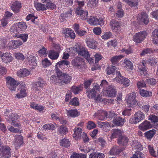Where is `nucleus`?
<instances>
[{"mask_svg":"<svg viewBox=\"0 0 158 158\" xmlns=\"http://www.w3.org/2000/svg\"><path fill=\"white\" fill-rule=\"evenodd\" d=\"M6 82L7 87L11 91H15L19 84L18 81L10 77H7L6 78Z\"/></svg>","mask_w":158,"mask_h":158,"instance_id":"f257e3e1","label":"nucleus"},{"mask_svg":"<svg viewBox=\"0 0 158 158\" xmlns=\"http://www.w3.org/2000/svg\"><path fill=\"white\" fill-rule=\"evenodd\" d=\"M6 82L7 87L11 91H15L19 84L18 81L10 77H7L6 78Z\"/></svg>","mask_w":158,"mask_h":158,"instance_id":"f03ea898","label":"nucleus"},{"mask_svg":"<svg viewBox=\"0 0 158 158\" xmlns=\"http://www.w3.org/2000/svg\"><path fill=\"white\" fill-rule=\"evenodd\" d=\"M144 114L141 111H139L134 114L133 118L129 120V123L132 124H136L144 119Z\"/></svg>","mask_w":158,"mask_h":158,"instance_id":"7ed1b4c3","label":"nucleus"},{"mask_svg":"<svg viewBox=\"0 0 158 158\" xmlns=\"http://www.w3.org/2000/svg\"><path fill=\"white\" fill-rule=\"evenodd\" d=\"M46 85L45 81L41 77H39L36 81L32 83V89L33 90L39 91Z\"/></svg>","mask_w":158,"mask_h":158,"instance_id":"20e7f679","label":"nucleus"},{"mask_svg":"<svg viewBox=\"0 0 158 158\" xmlns=\"http://www.w3.org/2000/svg\"><path fill=\"white\" fill-rule=\"evenodd\" d=\"M110 26L113 31L117 34L121 31V24L116 20L113 19L110 22Z\"/></svg>","mask_w":158,"mask_h":158,"instance_id":"39448f33","label":"nucleus"},{"mask_svg":"<svg viewBox=\"0 0 158 158\" xmlns=\"http://www.w3.org/2000/svg\"><path fill=\"white\" fill-rule=\"evenodd\" d=\"M93 85V87L92 89L86 90V92L87 93V96L89 98H95L97 93L96 90L99 91L100 88V86L97 83L94 84Z\"/></svg>","mask_w":158,"mask_h":158,"instance_id":"423d86ee","label":"nucleus"},{"mask_svg":"<svg viewBox=\"0 0 158 158\" xmlns=\"http://www.w3.org/2000/svg\"><path fill=\"white\" fill-rule=\"evenodd\" d=\"M147 35V32L146 31H141L136 33L134 35L133 40L137 43H139L144 40Z\"/></svg>","mask_w":158,"mask_h":158,"instance_id":"0eeeda50","label":"nucleus"},{"mask_svg":"<svg viewBox=\"0 0 158 158\" xmlns=\"http://www.w3.org/2000/svg\"><path fill=\"white\" fill-rule=\"evenodd\" d=\"M116 75L117 76L114 79L115 80L119 83L123 84L126 87L129 85V80L127 78L123 77L119 72H117Z\"/></svg>","mask_w":158,"mask_h":158,"instance_id":"6e6552de","label":"nucleus"},{"mask_svg":"<svg viewBox=\"0 0 158 158\" xmlns=\"http://www.w3.org/2000/svg\"><path fill=\"white\" fill-rule=\"evenodd\" d=\"M10 149L8 147H3L0 149V158H10L11 153Z\"/></svg>","mask_w":158,"mask_h":158,"instance_id":"1a4fd4ad","label":"nucleus"},{"mask_svg":"<svg viewBox=\"0 0 158 158\" xmlns=\"http://www.w3.org/2000/svg\"><path fill=\"white\" fill-rule=\"evenodd\" d=\"M88 21L89 24L94 25H99L102 26L104 23V21L102 18L98 19L94 17L91 16Z\"/></svg>","mask_w":158,"mask_h":158,"instance_id":"9d476101","label":"nucleus"},{"mask_svg":"<svg viewBox=\"0 0 158 158\" xmlns=\"http://www.w3.org/2000/svg\"><path fill=\"white\" fill-rule=\"evenodd\" d=\"M56 72L57 74V76L54 75L52 76L51 78V80L52 82L55 84L59 83L60 85H61L62 72L56 71Z\"/></svg>","mask_w":158,"mask_h":158,"instance_id":"9b49d317","label":"nucleus"},{"mask_svg":"<svg viewBox=\"0 0 158 158\" xmlns=\"http://www.w3.org/2000/svg\"><path fill=\"white\" fill-rule=\"evenodd\" d=\"M137 19L140 23H143L145 24L149 23V19L147 14L144 12H142L138 15Z\"/></svg>","mask_w":158,"mask_h":158,"instance_id":"f8f14e48","label":"nucleus"},{"mask_svg":"<svg viewBox=\"0 0 158 158\" xmlns=\"http://www.w3.org/2000/svg\"><path fill=\"white\" fill-rule=\"evenodd\" d=\"M135 93L134 92L128 94L127 102L129 106L131 107L136 104V101L135 100Z\"/></svg>","mask_w":158,"mask_h":158,"instance_id":"ddd939ff","label":"nucleus"},{"mask_svg":"<svg viewBox=\"0 0 158 158\" xmlns=\"http://www.w3.org/2000/svg\"><path fill=\"white\" fill-rule=\"evenodd\" d=\"M105 91L108 97H113L116 96L117 91L115 87L114 86L112 85L108 86V87L106 88Z\"/></svg>","mask_w":158,"mask_h":158,"instance_id":"4468645a","label":"nucleus"},{"mask_svg":"<svg viewBox=\"0 0 158 158\" xmlns=\"http://www.w3.org/2000/svg\"><path fill=\"white\" fill-rule=\"evenodd\" d=\"M84 59L77 56L72 61L73 66L75 67L80 68L81 67Z\"/></svg>","mask_w":158,"mask_h":158,"instance_id":"2eb2a0df","label":"nucleus"},{"mask_svg":"<svg viewBox=\"0 0 158 158\" xmlns=\"http://www.w3.org/2000/svg\"><path fill=\"white\" fill-rule=\"evenodd\" d=\"M77 5H78L77 7L75 10V12L76 14L79 15H81V13H83L84 10L82 9V7L84 5V3L83 1H76Z\"/></svg>","mask_w":158,"mask_h":158,"instance_id":"dca6fc26","label":"nucleus"},{"mask_svg":"<svg viewBox=\"0 0 158 158\" xmlns=\"http://www.w3.org/2000/svg\"><path fill=\"white\" fill-rule=\"evenodd\" d=\"M22 42L19 40H12L10 41L8 44L10 49L16 48L22 45Z\"/></svg>","mask_w":158,"mask_h":158,"instance_id":"f3484780","label":"nucleus"},{"mask_svg":"<svg viewBox=\"0 0 158 158\" xmlns=\"http://www.w3.org/2000/svg\"><path fill=\"white\" fill-rule=\"evenodd\" d=\"M12 60L11 54L9 52L3 53L2 55V61L3 62L7 64L11 62Z\"/></svg>","mask_w":158,"mask_h":158,"instance_id":"a211bd4d","label":"nucleus"},{"mask_svg":"<svg viewBox=\"0 0 158 158\" xmlns=\"http://www.w3.org/2000/svg\"><path fill=\"white\" fill-rule=\"evenodd\" d=\"M19 92L16 94L18 98H22L26 96V87L23 85H19L18 89Z\"/></svg>","mask_w":158,"mask_h":158,"instance_id":"6ab92c4d","label":"nucleus"},{"mask_svg":"<svg viewBox=\"0 0 158 158\" xmlns=\"http://www.w3.org/2000/svg\"><path fill=\"white\" fill-rule=\"evenodd\" d=\"M107 113L102 110H98L94 115V117H98V118L101 120H103L106 117Z\"/></svg>","mask_w":158,"mask_h":158,"instance_id":"aec40b11","label":"nucleus"},{"mask_svg":"<svg viewBox=\"0 0 158 158\" xmlns=\"http://www.w3.org/2000/svg\"><path fill=\"white\" fill-rule=\"evenodd\" d=\"M152 127V125L149 121L146 120L140 124L139 128L140 130L143 131H144L148 129L151 128Z\"/></svg>","mask_w":158,"mask_h":158,"instance_id":"412c9836","label":"nucleus"},{"mask_svg":"<svg viewBox=\"0 0 158 158\" xmlns=\"http://www.w3.org/2000/svg\"><path fill=\"white\" fill-rule=\"evenodd\" d=\"M14 145L16 149H18L23 143V138L20 135H15Z\"/></svg>","mask_w":158,"mask_h":158,"instance_id":"4be33fe9","label":"nucleus"},{"mask_svg":"<svg viewBox=\"0 0 158 158\" xmlns=\"http://www.w3.org/2000/svg\"><path fill=\"white\" fill-rule=\"evenodd\" d=\"M86 42L87 46L90 48L94 49L96 48L97 43L93 39L87 38L86 39Z\"/></svg>","mask_w":158,"mask_h":158,"instance_id":"5701e85b","label":"nucleus"},{"mask_svg":"<svg viewBox=\"0 0 158 158\" xmlns=\"http://www.w3.org/2000/svg\"><path fill=\"white\" fill-rule=\"evenodd\" d=\"M122 151L118 146L114 145L111 148L108 154L111 155H115L119 154Z\"/></svg>","mask_w":158,"mask_h":158,"instance_id":"b1692460","label":"nucleus"},{"mask_svg":"<svg viewBox=\"0 0 158 158\" xmlns=\"http://www.w3.org/2000/svg\"><path fill=\"white\" fill-rule=\"evenodd\" d=\"M72 79V77L69 75L62 73V81H61V85H63L64 84H67L70 82Z\"/></svg>","mask_w":158,"mask_h":158,"instance_id":"393cba45","label":"nucleus"},{"mask_svg":"<svg viewBox=\"0 0 158 158\" xmlns=\"http://www.w3.org/2000/svg\"><path fill=\"white\" fill-rule=\"evenodd\" d=\"M11 7L13 11L15 13H17L20 11L21 7V4L19 2L16 1L13 3Z\"/></svg>","mask_w":158,"mask_h":158,"instance_id":"a878e982","label":"nucleus"},{"mask_svg":"<svg viewBox=\"0 0 158 158\" xmlns=\"http://www.w3.org/2000/svg\"><path fill=\"white\" fill-rule=\"evenodd\" d=\"M129 141V139L125 136H119L118 138V143L121 145H127Z\"/></svg>","mask_w":158,"mask_h":158,"instance_id":"bb28decb","label":"nucleus"},{"mask_svg":"<svg viewBox=\"0 0 158 158\" xmlns=\"http://www.w3.org/2000/svg\"><path fill=\"white\" fill-rule=\"evenodd\" d=\"M125 122V119L120 117H116L113 120V123L117 126H123Z\"/></svg>","mask_w":158,"mask_h":158,"instance_id":"cd10ccee","label":"nucleus"},{"mask_svg":"<svg viewBox=\"0 0 158 158\" xmlns=\"http://www.w3.org/2000/svg\"><path fill=\"white\" fill-rule=\"evenodd\" d=\"M30 73V72L26 69H21L17 72V75L19 77H26L28 76Z\"/></svg>","mask_w":158,"mask_h":158,"instance_id":"c85d7f7f","label":"nucleus"},{"mask_svg":"<svg viewBox=\"0 0 158 158\" xmlns=\"http://www.w3.org/2000/svg\"><path fill=\"white\" fill-rule=\"evenodd\" d=\"M85 48L83 47L82 46L78 44L76 45L75 47L73 48H70V51L72 50L74 51V52H73L74 53H75V52H76L78 53V55L79 54H81L82 51H83L84 49Z\"/></svg>","mask_w":158,"mask_h":158,"instance_id":"c756f323","label":"nucleus"},{"mask_svg":"<svg viewBox=\"0 0 158 158\" xmlns=\"http://www.w3.org/2000/svg\"><path fill=\"white\" fill-rule=\"evenodd\" d=\"M85 48L83 47L82 46L78 44L76 45L75 47L73 48H70V51L72 50L74 51V52H73L74 53H75V52H76L78 53V55L79 54H81L82 51H83L84 49Z\"/></svg>","mask_w":158,"mask_h":158,"instance_id":"7c9ffc66","label":"nucleus"},{"mask_svg":"<svg viewBox=\"0 0 158 158\" xmlns=\"http://www.w3.org/2000/svg\"><path fill=\"white\" fill-rule=\"evenodd\" d=\"M19 117L16 114L10 113L7 116L6 119L10 123H12L14 121L17 120Z\"/></svg>","mask_w":158,"mask_h":158,"instance_id":"2f4dec72","label":"nucleus"},{"mask_svg":"<svg viewBox=\"0 0 158 158\" xmlns=\"http://www.w3.org/2000/svg\"><path fill=\"white\" fill-rule=\"evenodd\" d=\"M26 58L28 61L29 64L32 66L35 65L36 64L34 56L32 55L28 54Z\"/></svg>","mask_w":158,"mask_h":158,"instance_id":"473e14b6","label":"nucleus"},{"mask_svg":"<svg viewBox=\"0 0 158 158\" xmlns=\"http://www.w3.org/2000/svg\"><path fill=\"white\" fill-rule=\"evenodd\" d=\"M67 115L70 117L74 118L79 115L78 113L77 110L71 109L70 110H67Z\"/></svg>","mask_w":158,"mask_h":158,"instance_id":"72a5a7b5","label":"nucleus"},{"mask_svg":"<svg viewBox=\"0 0 158 158\" xmlns=\"http://www.w3.org/2000/svg\"><path fill=\"white\" fill-rule=\"evenodd\" d=\"M48 56L51 59L55 60L58 58L59 53L58 52H55L53 50H51L49 52Z\"/></svg>","mask_w":158,"mask_h":158,"instance_id":"f704fd0d","label":"nucleus"},{"mask_svg":"<svg viewBox=\"0 0 158 158\" xmlns=\"http://www.w3.org/2000/svg\"><path fill=\"white\" fill-rule=\"evenodd\" d=\"M156 131L154 129L148 131L144 133L145 136L148 139H151L155 134Z\"/></svg>","mask_w":158,"mask_h":158,"instance_id":"c9c22d12","label":"nucleus"},{"mask_svg":"<svg viewBox=\"0 0 158 158\" xmlns=\"http://www.w3.org/2000/svg\"><path fill=\"white\" fill-rule=\"evenodd\" d=\"M104 155L102 153L93 152L89 155V158H104Z\"/></svg>","mask_w":158,"mask_h":158,"instance_id":"e433bc0d","label":"nucleus"},{"mask_svg":"<svg viewBox=\"0 0 158 158\" xmlns=\"http://www.w3.org/2000/svg\"><path fill=\"white\" fill-rule=\"evenodd\" d=\"M82 130L80 128H78L75 129L74 131V133L73 135V137L74 138H79L82 136Z\"/></svg>","mask_w":158,"mask_h":158,"instance_id":"4c0bfd02","label":"nucleus"},{"mask_svg":"<svg viewBox=\"0 0 158 158\" xmlns=\"http://www.w3.org/2000/svg\"><path fill=\"white\" fill-rule=\"evenodd\" d=\"M123 1L131 6L135 7L138 5L139 2L138 0H123Z\"/></svg>","mask_w":158,"mask_h":158,"instance_id":"58836bf2","label":"nucleus"},{"mask_svg":"<svg viewBox=\"0 0 158 158\" xmlns=\"http://www.w3.org/2000/svg\"><path fill=\"white\" fill-rule=\"evenodd\" d=\"M34 6L38 10H42L43 11L46 10L45 6L44 4L37 2H34Z\"/></svg>","mask_w":158,"mask_h":158,"instance_id":"ea45409f","label":"nucleus"},{"mask_svg":"<svg viewBox=\"0 0 158 158\" xmlns=\"http://www.w3.org/2000/svg\"><path fill=\"white\" fill-rule=\"evenodd\" d=\"M122 131L121 130L118 129H114L112 134L111 138H114L117 137L122 136Z\"/></svg>","mask_w":158,"mask_h":158,"instance_id":"a19ab883","label":"nucleus"},{"mask_svg":"<svg viewBox=\"0 0 158 158\" xmlns=\"http://www.w3.org/2000/svg\"><path fill=\"white\" fill-rule=\"evenodd\" d=\"M124 62L126 65V67L129 71H131L133 69V65L132 63L127 59H125Z\"/></svg>","mask_w":158,"mask_h":158,"instance_id":"79ce46f5","label":"nucleus"},{"mask_svg":"<svg viewBox=\"0 0 158 158\" xmlns=\"http://www.w3.org/2000/svg\"><path fill=\"white\" fill-rule=\"evenodd\" d=\"M153 41L156 44L158 42V29H155L152 32Z\"/></svg>","mask_w":158,"mask_h":158,"instance_id":"37998d69","label":"nucleus"},{"mask_svg":"<svg viewBox=\"0 0 158 158\" xmlns=\"http://www.w3.org/2000/svg\"><path fill=\"white\" fill-rule=\"evenodd\" d=\"M139 93L143 97H147L151 96L152 94V93L151 92L148 91L144 89L140 90Z\"/></svg>","mask_w":158,"mask_h":158,"instance_id":"c03bdc74","label":"nucleus"},{"mask_svg":"<svg viewBox=\"0 0 158 158\" xmlns=\"http://www.w3.org/2000/svg\"><path fill=\"white\" fill-rule=\"evenodd\" d=\"M70 158H86V156L82 153L78 154L73 152Z\"/></svg>","mask_w":158,"mask_h":158,"instance_id":"a18cd8bd","label":"nucleus"},{"mask_svg":"<svg viewBox=\"0 0 158 158\" xmlns=\"http://www.w3.org/2000/svg\"><path fill=\"white\" fill-rule=\"evenodd\" d=\"M70 143L68 139H64L61 140L60 145L62 146L68 147L70 145Z\"/></svg>","mask_w":158,"mask_h":158,"instance_id":"49530a36","label":"nucleus"},{"mask_svg":"<svg viewBox=\"0 0 158 158\" xmlns=\"http://www.w3.org/2000/svg\"><path fill=\"white\" fill-rule=\"evenodd\" d=\"M10 31L11 32L15 33V35H17L18 33L20 32L21 30L18 29V27H16L13 25L11 27L10 29Z\"/></svg>","mask_w":158,"mask_h":158,"instance_id":"de8ad7c7","label":"nucleus"},{"mask_svg":"<svg viewBox=\"0 0 158 158\" xmlns=\"http://www.w3.org/2000/svg\"><path fill=\"white\" fill-rule=\"evenodd\" d=\"M123 57V56L121 55L117 56H115L111 58L110 61L112 64H114Z\"/></svg>","mask_w":158,"mask_h":158,"instance_id":"09e8293b","label":"nucleus"},{"mask_svg":"<svg viewBox=\"0 0 158 158\" xmlns=\"http://www.w3.org/2000/svg\"><path fill=\"white\" fill-rule=\"evenodd\" d=\"M131 158H145V156L141 152L137 151Z\"/></svg>","mask_w":158,"mask_h":158,"instance_id":"8fccbe9b","label":"nucleus"},{"mask_svg":"<svg viewBox=\"0 0 158 158\" xmlns=\"http://www.w3.org/2000/svg\"><path fill=\"white\" fill-rule=\"evenodd\" d=\"M98 0H89L87 5L91 7H96L98 4Z\"/></svg>","mask_w":158,"mask_h":158,"instance_id":"3c124183","label":"nucleus"},{"mask_svg":"<svg viewBox=\"0 0 158 158\" xmlns=\"http://www.w3.org/2000/svg\"><path fill=\"white\" fill-rule=\"evenodd\" d=\"M58 131L61 134H66L68 132V129L66 127L61 125L58 128Z\"/></svg>","mask_w":158,"mask_h":158,"instance_id":"603ef678","label":"nucleus"},{"mask_svg":"<svg viewBox=\"0 0 158 158\" xmlns=\"http://www.w3.org/2000/svg\"><path fill=\"white\" fill-rule=\"evenodd\" d=\"M79 101L77 98L75 97L72 99L69 103V104L72 106H78L79 105Z\"/></svg>","mask_w":158,"mask_h":158,"instance_id":"864d4df0","label":"nucleus"},{"mask_svg":"<svg viewBox=\"0 0 158 158\" xmlns=\"http://www.w3.org/2000/svg\"><path fill=\"white\" fill-rule=\"evenodd\" d=\"M116 69V67L114 66H111L110 67H108L106 68V71L108 74L110 75L113 74L114 73Z\"/></svg>","mask_w":158,"mask_h":158,"instance_id":"5fc2aeb1","label":"nucleus"},{"mask_svg":"<svg viewBox=\"0 0 158 158\" xmlns=\"http://www.w3.org/2000/svg\"><path fill=\"white\" fill-rule=\"evenodd\" d=\"M19 29L22 31H24L27 28V26L26 23L23 22H20L18 23V27Z\"/></svg>","mask_w":158,"mask_h":158,"instance_id":"6e6d98bb","label":"nucleus"},{"mask_svg":"<svg viewBox=\"0 0 158 158\" xmlns=\"http://www.w3.org/2000/svg\"><path fill=\"white\" fill-rule=\"evenodd\" d=\"M142 63L143 67L142 68L139 67V69L140 71V74L141 75L144 74L145 75L147 72L146 68L145 67L146 65V63H144L143 62H142Z\"/></svg>","mask_w":158,"mask_h":158,"instance_id":"4d7b16f0","label":"nucleus"},{"mask_svg":"<svg viewBox=\"0 0 158 158\" xmlns=\"http://www.w3.org/2000/svg\"><path fill=\"white\" fill-rule=\"evenodd\" d=\"M14 36L21 38L24 42L26 41L28 38L27 34H18L17 35H15Z\"/></svg>","mask_w":158,"mask_h":158,"instance_id":"13d9d810","label":"nucleus"},{"mask_svg":"<svg viewBox=\"0 0 158 158\" xmlns=\"http://www.w3.org/2000/svg\"><path fill=\"white\" fill-rule=\"evenodd\" d=\"M84 50L82 52L81 54H79V55L81 56H83L85 58L87 59L90 57V55L89 52L85 48L84 49Z\"/></svg>","mask_w":158,"mask_h":158,"instance_id":"bf43d9fd","label":"nucleus"},{"mask_svg":"<svg viewBox=\"0 0 158 158\" xmlns=\"http://www.w3.org/2000/svg\"><path fill=\"white\" fill-rule=\"evenodd\" d=\"M43 128L46 130H53L55 129L54 126L52 123L47 124L44 125Z\"/></svg>","mask_w":158,"mask_h":158,"instance_id":"052dcab7","label":"nucleus"},{"mask_svg":"<svg viewBox=\"0 0 158 158\" xmlns=\"http://www.w3.org/2000/svg\"><path fill=\"white\" fill-rule=\"evenodd\" d=\"M93 81V80L91 79L89 80H86L84 83V88L87 90L89 89V88Z\"/></svg>","mask_w":158,"mask_h":158,"instance_id":"680f3d73","label":"nucleus"},{"mask_svg":"<svg viewBox=\"0 0 158 158\" xmlns=\"http://www.w3.org/2000/svg\"><path fill=\"white\" fill-rule=\"evenodd\" d=\"M148 119L151 120L152 122H158V117L154 114L150 115L149 116Z\"/></svg>","mask_w":158,"mask_h":158,"instance_id":"e2e57ef3","label":"nucleus"},{"mask_svg":"<svg viewBox=\"0 0 158 158\" xmlns=\"http://www.w3.org/2000/svg\"><path fill=\"white\" fill-rule=\"evenodd\" d=\"M87 127L88 129L90 130L95 128L96 125L93 121H89L88 122Z\"/></svg>","mask_w":158,"mask_h":158,"instance_id":"0e129e2a","label":"nucleus"},{"mask_svg":"<svg viewBox=\"0 0 158 158\" xmlns=\"http://www.w3.org/2000/svg\"><path fill=\"white\" fill-rule=\"evenodd\" d=\"M153 53V51H152L151 48H147L146 49H145L143 50L142 52L140 53V55L141 56H144L146 54Z\"/></svg>","mask_w":158,"mask_h":158,"instance_id":"69168bd1","label":"nucleus"},{"mask_svg":"<svg viewBox=\"0 0 158 158\" xmlns=\"http://www.w3.org/2000/svg\"><path fill=\"white\" fill-rule=\"evenodd\" d=\"M42 63L44 67H46L51 64V63L47 58H45L42 60Z\"/></svg>","mask_w":158,"mask_h":158,"instance_id":"338daca9","label":"nucleus"},{"mask_svg":"<svg viewBox=\"0 0 158 158\" xmlns=\"http://www.w3.org/2000/svg\"><path fill=\"white\" fill-rule=\"evenodd\" d=\"M148 61V63L151 66H155L157 63L156 60L153 58H149Z\"/></svg>","mask_w":158,"mask_h":158,"instance_id":"774afa93","label":"nucleus"}]
</instances>
